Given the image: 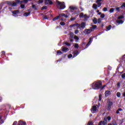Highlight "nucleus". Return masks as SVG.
<instances>
[{"instance_id":"12","label":"nucleus","mask_w":125,"mask_h":125,"mask_svg":"<svg viewBox=\"0 0 125 125\" xmlns=\"http://www.w3.org/2000/svg\"><path fill=\"white\" fill-rule=\"evenodd\" d=\"M101 1H102V0H97L96 1V3H97V6L98 7H100L101 5H102V3H101Z\"/></svg>"},{"instance_id":"23","label":"nucleus","mask_w":125,"mask_h":125,"mask_svg":"<svg viewBox=\"0 0 125 125\" xmlns=\"http://www.w3.org/2000/svg\"><path fill=\"white\" fill-rule=\"evenodd\" d=\"M74 40H75L76 42H79V37H78V36H77L76 35H75L74 37Z\"/></svg>"},{"instance_id":"48","label":"nucleus","mask_w":125,"mask_h":125,"mask_svg":"<svg viewBox=\"0 0 125 125\" xmlns=\"http://www.w3.org/2000/svg\"><path fill=\"white\" fill-rule=\"evenodd\" d=\"M98 24H100V23H101V18H99L98 19Z\"/></svg>"},{"instance_id":"43","label":"nucleus","mask_w":125,"mask_h":125,"mask_svg":"<svg viewBox=\"0 0 125 125\" xmlns=\"http://www.w3.org/2000/svg\"><path fill=\"white\" fill-rule=\"evenodd\" d=\"M74 47L75 48H79V44L78 43H75Z\"/></svg>"},{"instance_id":"22","label":"nucleus","mask_w":125,"mask_h":125,"mask_svg":"<svg viewBox=\"0 0 125 125\" xmlns=\"http://www.w3.org/2000/svg\"><path fill=\"white\" fill-rule=\"evenodd\" d=\"M83 17L84 18V20H88V19L89 18V17L86 14L84 15Z\"/></svg>"},{"instance_id":"35","label":"nucleus","mask_w":125,"mask_h":125,"mask_svg":"<svg viewBox=\"0 0 125 125\" xmlns=\"http://www.w3.org/2000/svg\"><path fill=\"white\" fill-rule=\"evenodd\" d=\"M102 100V94H100L99 95V101H101Z\"/></svg>"},{"instance_id":"61","label":"nucleus","mask_w":125,"mask_h":125,"mask_svg":"<svg viewBox=\"0 0 125 125\" xmlns=\"http://www.w3.org/2000/svg\"><path fill=\"white\" fill-rule=\"evenodd\" d=\"M69 40H70V42H74V39H70Z\"/></svg>"},{"instance_id":"5","label":"nucleus","mask_w":125,"mask_h":125,"mask_svg":"<svg viewBox=\"0 0 125 125\" xmlns=\"http://www.w3.org/2000/svg\"><path fill=\"white\" fill-rule=\"evenodd\" d=\"M124 7H125V2L123 3L122 5L119 7H117L116 8V10L117 11H118V12H120L121 11V10L120 9V8H123Z\"/></svg>"},{"instance_id":"54","label":"nucleus","mask_w":125,"mask_h":125,"mask_svg":"<svg viewBox=\"0 0 125 125\" xmlns=\"http://www.w3.org/2000/svg\"><path fill=\"white\" fill-rule=\"evenodd\" d=\"M65 44H66V45H67V46H71V43H70L66 42Z\"/></svg>"},{"instance_id":"14","label":"nucleus","mask_w":125,"mask_h":125,"mask_svg":"<svg viewBox=\"0 0 125 125\" xmlns=\"http://www.w3.org/2000/svg\"><path fill=\"white\" fill-rule=\"evenodd\" d=\"M18 125H27L26 122H24L22 121H20Z\"/></svg>"},{"instance_id":"59","label":"nucleus","mask_w":125,"mask_h":125,"mask_svg":"<svg viewBox=\"0 0 125 125\" xmlns=\"http://www.w3.org/2000/svg\"><path fill=\"white\" fill-rule=\"evenodd\" d=\"M103 121L105 122V123H107V118L104 117Z\"/></svg>"},{"instance_id":"29","label":"nucleus","mask_w":125,"mask_h":125,"mask_svg":"<svg viewBox=\"0 0 125 125\" xmlns=\"http://www.w3.org/2000/svg\"><path fill=\"white\" fill-rule=\"evenodd\" d=\"M115 11V9L114 8H111L109 10L110 13H113Z\"/></svg>"},{"instance_id":"55","label":"nucleus","mask_w":125,"mask_h":125,"mask_svg":"<svg viewBox=\"0 0 125 125\" xmlns=\"http://www.w3.org/2000/svg\"><path fill=\"white\" fill-rule=\"evenodd\" d=\"M122 79H125V73L122 75L121 76Z\"/></svg>"},{"instance_id":"25","label":"nucleus","mask_w":125,"mask_h":125,"mask_svg":"<svg viewBox=\"0 0 125 125\" xmlns=\"http://www.w3.org/2000/svg\"><path fill=\"white\" fill-rule=\"evenodd\" d=\"M97 7H98V6L96 4H93V8H94V9L96 10V9H97Z\"/></svg>"},{"instance_id":"51","label":"nucleus","mask_w":125,"mask_h":125,"mask_svg":"<svg viewBox=\"0 0 125 125\" xmlns=\"http://www.w3.org/2000/svg\"><path fill=\"white\" fill-rule=\"evenodd\" d=\"M102 122V125H105L107 124V122H105L104 121H101Z\"/></svg>"},{"instance_id":"39","label":"nucleus","mask_w":125,"mask_h":125,"mask_svg":"<svg viewBox=\"0 0 125 125\" xmlns=\"http://www.w3.org/2000/svg\"><path fill=\"white\" fill-rule=\"evenodd\" d=\"M117 86L118 88H120V87H121V83L120 82H118L117 83Z\"/></svg>"},{"instance_id":"40","label":"nucleus","mask_w":125,"mask_h":125,"mask_svg":"<svg viewBox=\"0 0 125 125\" xmlns=\"http://www.w3.org/2000/svg\"><path fill=\"white\" fill-rule=\"evenodd\" d=\"M103 11H104V12H106V11H107L108 10V8L107 7H104L103 9Z\"/></svg>"},{"instance_id":"10","label":"nucleus","mask_w":125,"mask_h":125,"mask_svg":"<svg viewBox=\"0 0 125 125\" xmlns=\"http://www.w3.org/2000/svg\"><path fill=\"white\" fill-rule=\"evenodd\" d=\"M28 1H32V0H23L22 1H21L20 0L19 4H22L23 2H24L26 4L28 3Z\"/></svg>"},{"instance_id":"24","label":"nucleus","mask_w":125,"mask_h":125,"mask_svg":"<svg viewBox=\"0 0 125 125\" xmlns=\"http://www.w3.org/2000/svg\"><path fill=\"white\" fill-rule=\"evenodd\" d=\"M32 8H33L34 10H38V7L36 6L35 4L32 5Z\"/></svg>"},{"instance_id":"56","label":"nucleus","mask_w":125,"mask_h":125,"mask_svg":"<svg viewBox=\"0 0 125 125\" xmlns=\"http://www.w3.org/2000/svg\"><path fill=\"white\" fill-rule=\"evenodd\" d=\"M105 86H106V85H104L103 86H102L100 88L101 90H102V89H103Z\"/></svg>"},{"instance_id":"8","label":"nucleus","mask_w":125,"mask_h":125,"mask_svg":"<svg viewBox=\"0 0 125 125\" xmlns=\"http://www.w3.org/2000/svg\"><path fill=\"white\" fill-rule=\"evenodd\" d=\"M93 31V30L90 29H85L84 31V33H85L86 35H89V34H90L91 32Z\"/></svg>"},{"instance_id":"44","label":"nucleus","mask_w":125,"mask_h":125,"mask_svg":"<svg viewBox=\"0 0 125 125\" xmlns=\"http://www.w3.org/2000/svg\"><path fill=\"white\" fill-rule=\"evenodd\" d=\"M42 9L43 10H45V9H47V6H44L42 7Z\"/></svg>"},{"instance_id":"60","label":"nucleus","mask_w":125,"mask_h":125,"mask_svg":"<svg viewBox=\"0 0 125 125\" xmlns=\"http://www.w3.org/2000/svg\"><path fill=\"white\" fill-rule=\"evenodd\" d=\"M79 33V30L78 29L75 31V34H77Z\"/></svg>"},{"instance_id":"42","label":"nucleus","mask_w":125,"mask_h":125,"mask_svg":"<svg viewBox=\"0 0 125 125\" xmlns=\"http://www.w3.org/2000/svg\"><path fill=\"white\" fill-rule=\"evenodd\" d=\"M123 18H125V17L123 15H122V16L118 17V19H119V20L123 19Z\"/></svg>"},{"instance_id":"62","label":"nucleus","mask_w":125,"mask_h":125,"mask_svg":"<svg viewBox=\"0 0 125 125\" xmlns=\"http://www.w3.org/2000/svg\"><path fill=\"white\" fill-rule=\"evenodd\" d=\"M113 125H118L116 122H115L114 123L112 124Z\"/></svg>"},{"instance_id":"57","label":"nucleus","mask_w":125,"mask_h":125,"mask_svg":"<svg viewBox=\"0 0 125 125\" xmlns=\"http://www.w3.org/2000/svg\"><path fill=\"white\" fill-rule=\"evenodd\" d=\"M0 124H1V125H2V124H3V123H4V121L3 120H0Z\"/></svg>"},{"instance_id":"27","label":"nucleus","mask_w":125,"mask_h":125,"mask_svg":"<svg viewBox=\"0 0 125 125\" xmlns=\"http://www.w3.org/2000/svg\"><path fill=\"white\" fill-rule=\"evenodd\" d=\"M61 16H62V17H65V18H68V15H67L64 13H62Z\"/></svg>"},{"instance_id":"47","label":"nucleus","mask_w":125,"mask_h":125,"mask_svg":"<svg viewBox=\"0 0 125 125\" xmlns=\"http://www.w3.org/2000/svg\"><path fill=\"white\" fill-rule=\"evenodd\" d=\"M106 119H107V121H111V116H108V117L106 118Z\"/></svg>"},{"instance_id":"4","label":"nucleus","mask_w":125,"mask_h":125,"mask_svg":"<svg viewBox=\"0 0 125 125\" xmlns=\"http://www.w3.org/2000/svg\"><path fill=\"white\" fill-rule=\"evenodd\" d=\"M113 106V102L109 101L107 102V111H111V109Z\"/></svg>"},{"instance_id":"32","label":"nucleus","mask_w":125,"mask_h":125,"mask_svg":"<svg viewBox=\"0 0 125 125\" xmlns=\"http://www.w3.org/2000/svg\"><path fill=\"white\" fill-rule=\"evenodd\" d=\"M123 111V109L122 108H119L117 111H116V114H120V111Z\"/></svg>"},{"instance_id":"19","label":"nucleus","mask_w":125,"mask_h":125,"mask_svg":"<svg viewBox=\"0 0 125 125\" xmlns=\"http://www.w3.org/2000/svg\"><path fill=\"white\" fill-rule=\"evenodd\" d=\"M91 110H92V111H95L97 110V107H96V106L94 105L93 106Z\"/></svg>"},{"instance_id":"38","label":"nucleus","mask_w":125,"mask_h":125,"mask_svg":"<svg viewBox=\"0 0 125 125\" xmlns=\"http://www.w3.org/2000/svg\"><path fill=\"white\" fill-rule=\"evenodd\" d=\"M60 25H61V26H65V25H66V23L63 21H61L60 22Z\"/></svg>"},{"instance_id":"30","label":"nucleus","mask_w":125,"mask_h":125,"mask_svg":"<svg viewBox=\"0 0 125 125\" xmlns=\"http://www.w3.org/2000/svg\"><path fill=\"white\" fill-rule=\"evenodd\" d=\"M121 93L120 92H118L117 93H116V96L118 98H120V97H121Z\"/></svg>"},{"instance_id":"45","label":"nucleus","mask_w":125,"mask_h":125,"mask_svg":"<svg viewBox=\"0 0 125 125\" xmlns=\"http://www.w3.org/2000/svg\"><path fill=\"white\" fill-rule=\"evenodd\" d=\"M70 39H73L74 38V34L73 33H70Z\"/></svg>"},{"instance_id":"21","label":"nucleus","mask_w":125,"mask_h":125,"mask_svg":"<svg viewBox=\"0 0 125 125\" xmlns=\"http://www.w3.org/2000/svg\"><path fill=\"white\" fill-rule=\"evenodd\" d=\"M30 14H31V12H25L24 14V16L28 17L29 15H30Z\"/></svg>"},{"instance_id":"33","label":"nucleus","mask_w":125,"mask_h":125,"mask_svg":"<svg viewBox=\"0 0 125 125\" xmlns=\"http://www.w3.org/2000/svg\"><path fill=\"white\" fill-rule=\"evenodd\" d=\"M43 19H45V20H48V17L46 15H44L42 17Z\"/></svg>"},{"instance_id":"18","label":"nucleus","mask_w":125,"mask_h":125,"mask_svg":"<svg viewBox=\"0 0 125 125\" xmlns=\"http://www.w3.org/2000/svg\"><path fill=\"white\" fill-rule=\"evenodd\" d=\"M60 18V16H57L55 17L52 20L53 21H56V20H58Z\"/></svg>"},{"instance_id":"41","label":"nucleus","mask_w":125,"mask_h":125,"mask_svg":"<svg viewBox=\"0 0 125 125\" xmlns=\"http://www.w3.org/2000/svg\"><path fill=\"white\" fill-rule=\"evenodd\" d=\"M42 2H43V0H38V4H41V3H42Z\"/></svg>"},{"instance_id":"15","label":"nucleus","mask_w":125,"mask_h":125,"mask_svg":"<svg viewBox=\"0 0 125 125\" xmlns=\"http://www.w3.org/2000/svg\"><path fill=\"white\" fill-rule=\"evenodd\" d=\"M80 27L82 28V29H84V28H85V22H82L81 23V26Z\"/></svg>"},{"instance_id":"20","label":"nucleus","mask_w":125,"mask_h":125,"mask_svg":"<svg viewBox=\"0 0 125 125\" xmlns=\"http://www.w3.org/2000/svg\"><path fill=\"white\" fill-rule=\"evenodd\" d=\"M13 14L16 15L19 14V10H15L12 12Z\"/></svg>"},{"instance_id":"7","label":"nucleus","mask_w":125,"mask_h":125,"mask_svg":"<svg viewBox=\"0 0 125 125\" xmlns=\"http://www.w3.org/2000/svg\"><path fill=\"white\" fill-rule=\"evenodd\" d=\"M93 41V38L92 37H90L89 38V42H88V43L86 45L85 48H87V47H88V46H89V45H90V44H91V42H92V41Z\"/></svg>"},{"instance_id":"9","label":"nucleus","mask_w":125,"mask_h":125,"mask_svg":"<svg viewBox=\"0 0 125 125\" xmlns=\"http://www.w3.org/2000/svg\"><path fill=\"white\" fill-rule=\"evenodd\" d=\"M110 95H111V91L106 90L104 93L105 97H108V96H110Z\"/></svg>"},{"instance_id":"49","label":"nucleus","mask_w":125,"mask_h":125,"mask_svg":"<svg viewBox=\"0 0 125 125\" xmlns=\"http://www.w3.org/2000/svg\"><path fill=\"white\" fill-rule=\"evenodd\" d=\"M21 7L22 8V9L25 8V5L24 4H21Z\"/></svg>"},{"instance_id":"16","label":"nucleus","mask_w":125,"mask_h":125,"mask_svg":"<svg viewBox=\"0 0 125 125\" xmlns=\"http://www.w3.org/2000/svg\"><path fill=\"white\" fill-rule=\"evenodd\" d=\"M62 51H63V52H67V51H68V48L66 47H62Z\"/></svg>"},{"instance_id":"11","label":"nucleus","mask_w":125,"mask_h":125,"mask_svg":"<svg viewBox=\"0 0 125 125\" xmlns=\"http://www.w3.org/2000/svg\"><path fill=\"white\" fill-rule=\"evenodd\" d=\"M69 9L70 10L71 12H73V11L77 10L78 9V8L77 7L70 6L69 7Z\"/></svg>"},{"instance_id":"37","label":"nucleus","mask_w":125,"mask_h":125,"mask_svg":"<svg viewBox=\"0 0 125 125\" xmlns=\"http://www.w3.org/2000/svg\"><path fill=\"white\" fill-rule=\"evenodd\" d=\"M83 16H84V15H83V13H81L79 15V17L80 18H82L83 17Z\"/></svg>"},{"instance_id":"3","label":"nucleus","mask_w":125,"mask_h":125,"mask_svg":"<svg viewBox=\"0 0 125 125\" xmlns=\"http://www.w3.org/2000/svg\"><path fill=\"white\" fill-rule=\"evenodd\" d=\"M57 3L58 5H60V9H64L66 7L64 2H61L59 1H57Z\"/></svg>"},{"instance_id":"36","label":"nucleus","mask_w":125,"mask_h":125,"mask_svg":"<svg viewBox=\"0 0 125 125\" xmlns=\"http://www.w3.org/2000/svg\"><path fill=\"white\" fill-rule=\"evenodd\" d=\"M97 28V26L96 25H92V27L91 28V30H94V29H96Z\"/></svg>"},{"instance_id":"63","label":"nucleus","mask_w":125,"mask_h":125,"mask_svg":"<svg viewBox=\"0 0 125 125\" xmlns=\"http://www.w3.org/2000/svg\"><path fill=\"white\" fill-rule=\"evenodd\" d=\"M80 9H81V12L83 11V7H80Z\"/></svg>"},{"instance_id":"2","label":"nucleus","mask_w":125,"mask_h":125,"mask_svg":"<svg viewBox=\"0 0 125 125\" xmlns=\"http://www.w3.org/2000/svg\"><path fill=\"white\" fill-rule=\"evenodd\" d=\"M20 2V0H16L15 2H13V3L10 1H7V4L9 5H11V6H16L17 4H19V3Z\"/></svg>"},{"instance_id":"26","label":"nucleus","mask_w":125,"mask_h":125,"mask_svg":"<svg viewBox=\"0 0 125 125\" xmlns=\"http://www.w3.org/2000/svg\"><path fill=\"white\" fill-rule=\"evenodd\" d=\"M79 54V51H75L74 52V54L73 55V57H76V56H77Z\"/></svg>"},{"instance_id":"46","label":"nucleus","mask_w":125,"mask_h":125,"mask_svg":"<svg viewBox=\"0 0 125 125\" xmlns=\"http://www.w3.org/2000/svg\"><path fill=\"white\" fill-rule=\"evenodd\" d=\"M68 58H72L73 57V55L72 54H70L67 56Z\"/></svg>"},{"instance_id":"52","label":"nucleus","mask_w":125,"mask_h":125,"mask_svg":"<svg viewBox=\"0 0 125 125\" xmlns=\"http://www.w3.org/2000/svg\"><path fill=\"white\" fill-rule=\"evenodd\" d=\"M104 17H105V14H102L101 15V18H104Z\"/></svg>"},{"instance_id":"58","label":"nucleus","mask_w":125,"mask_h":125,"mask_svg":"<svg viewBox=\"0 0 125 125\" xmlns=\"http://www.w3.org/2000/svg\"><path fill=\"white\" fill-rule=\"evenodd\" d=\"M13 125H17V121L14 122Z\"/></svg>"},{"instance_id":"34","label":"nucleus","mask_w":125,"mask_h":125,"mask_svg":"<svg viewBox=\"0 0 125 125\" xmlns=\"http://www.w3.org/2000/svg\"><path fill=\"white\" fill-rule=\"evenodd\" d=\"M117 22L118 24H123V23H124V21H123V20L117 21Z\"/></svg>"},{"instance_id":"64","label":"nucleus","mask_w":125,"mask_h":125,"mask_svg":"<svg viewBox=\"0 0 125 125\" xmlns=\"http://www.w3.org/2000/svg\"><path fill=\"white\" fill-rule=\"evenodd\" d=\"M98 125H102V122H100Z\"/></svg>"},{"instance_id":"31","label":"nucleus","mask_w":125,"mask_h":125,"mask_svg":"<svg viewBox=\"0 0 125 125\" xmlns=\"http://www.w3.org/2000/svg\"><path fill=\"white\" fill-rule=\"evenodd\" d=\"M93 22L94 24H97V18H94L93 20Z\"/></svg>"},{"instance_id":"50","label":"nucleus","mask_w":125,"mask_h":125,"mask_svg":"<svg viewBox=\"0 0 125 125\" xmlns=\"http://www.w3.org/2000/svg\"><path fill=\"white\" fill-rule=\"evenodd\" d=\"M87 125H93V123H92V122L90 121L88 123Z\"/></svg>"},{"instance_id":"1","label":"nucleus","mask_w":125,"mask_h":125,"mask_svg":"<svg viewBox=\"0 0 125 125\" xmlns=\"http://www.w3.org/2000/svg\"><path fill=\"white\" fill-rule=\"evenodd\" d=\"M102 86V82L100 81H97L92 83V87L93 89H100L101 86Z\"/></svg>"},{"instance_id":"28","label":"nucleus","mask_w":125,"mask_h":125,"mask_svg":"<svg viewBox=\"0 0 125 125\" xmlns=\"http://www.w3.org/2000/svg\"><path fill=\"white\" fill-rule=\"evenodd\" d=\"M63 53H62V52H61V51L60 50H58L57 51V55H61V54H62Z\"/></svg>"},{"instance_id":"53","label":"nucleus","mask_w":125,"mask_h":125,"mask_svg":"<svg viewBox=\"0 0 125 125\" xmlns=\"http://www.w3.org/2000/svg\"><path fill=\"white\" fill-rule=\"evenodd\" d=\"M74 20H76V17L71 18L70 19V21H74Z\"/></svg>"},{"instance_id":"13","label":"nucleus","mask_w":125,"mask_h":125,"mask_svg":"<svg viewBox=\"0 0 125 125\" xmlns=\"http://www.w3.org/2000/svg\"><path fill=\"white\" fill-rule=\"evenodd\" d=\"M70 28H73V27H81V25L78 23H76L73 24H71L69 26Z\"/></svg>"},{"instance_id":"6","label":"nucleus","mask_w":125,"mask_h":125,"mask_svg":"<svg viewBox=\"0 0 125 125\" xmlns=\"http://www.w3.org/2000/svg\"><path fill=\"white\" fill-rule=\"evenodd\" d=\"M45 4L46 5H47V4L52 5V4H53V2L51 1V0H45Z\"/></svg>"},{"instance_id":"17","label":"nucleus","mask_w":125,"mask_h":125,"mask_svg":"<svg viewBox=\"0 0 125 125\" xmlns=\"http://www.w3.org/2000/svg\"><path fill=\"white\" fill-rule=\"evenodd\" d=\"M106 31H110L111 30V28H112L111 25H109L108 26H106Z\"/></svg>"}]
</instances>
